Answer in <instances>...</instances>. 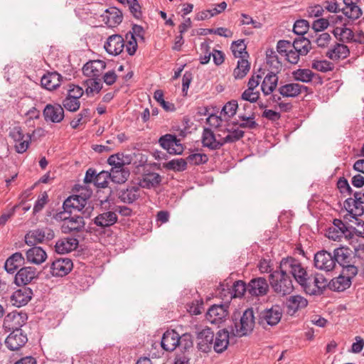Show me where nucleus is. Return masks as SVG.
<instances>
[{
  "mask_svg": "<svg viewBox=\"0 0 364 364\" xmlns=\"http://www.w3.org/2000/svg\"><path fill=\"white\" fill-rule=\"evenodd\" d=\"M269 284L273 291L279 296L290 294L294 290L291 277L284 269L273 271L269 275Z\"/></svg>",
  "mask_w": 364,
  "mask_h": 364,
  "instance_id": "obj_1",
  "label": "nucleus"
},
{
  "mask_svg": "<svg viewBox=\"0 0 364 364\" xmlns=\"http://www.w3.org/2000/svg\"><path fill=\"white\" fill-rule=\"evenodd\" d=\"M279 268L284 269L289 276L291 274L300 285L305 282V278L309 276L301 264L293 257L282 259Z\"/></svg>",
  "mask_w": 364,
  "mask_h": 364,
  "instance_id": "obj_2",
  "label": "nucleus"
},
{
  "mask_svg": "<svg viewBox=\"0 0 364 364\" xmlns=\"http://www.w3.org/2000/svg\"><path fill=\"white\" fill-rule=\"evenodd\" d=\"M282 311L279 306H272L269 309H265L259 312L257 323L263 328L276 326L281 320Z\"/></svg>",
  "mask_w": 364,
  "mask_h": 364,
  "instance_id": "obj_3",
  "label": "nucleus"
},
{
  "mask_svg": "<svg viewBox=\"0 0 364 364\" xmlns=\"http://www.w3.org/2000/svg\"><path fill=\"white\" fill-rule=\"evenodd\" d=\"M255 318L252 309H247L240 318L239 323H235V328L232 329V333L237 337L247 336L251 333L254 328Z\"/></svg>",
  "mask_w": 364,
  "mask_h": 364,
  "instance_id": "obj_4",
  "label": "nucleus"
},
{
  "mask_svg": "<svg viewBox=\"0 0 364 364\" xmlns=\"http://www.w3.org/2000/svg\"><path fill=\"white\" fill-rule=\"evenodd\" d=\"M305 279V282L301 283V286L304 291L309 295L321 294L328 286V280L323 275L318 273L308 276Z\"/></svg>",
  "mask_w": 364,
  "mask_h": 364,
  "instance_id": "obj_5",
  "label": "nucleus"
},
{
  "mask_svg": "<svg viewBox=\"0 0 364 364\" xmlns=\"http://www.w3.org/2000/svg\"><path fill=\"white\" fill-rule=\"evenodd\" d=\"M335 256L326 250H321L314 255V266L316 269L326 272L332 271L336 267Z\"/></svg>",
  "mask_w": 364,
  "mask_h": 364,
  "instance_id": "obj_6",
  "label": "nucleus"
},
{
  "mask_svg": "<svg viewBox=\"0 0 364 364\" xmlns=\"http://www.w3.org/2000/svg\"><path fill=\"white\" fill-rule=\"evenodd\" d=\"M188 335L184 334L180 337L179 334L174 330L166 331L162 337L161 345L166 351H173L176 347L181 344L183 341L189 338Z\"/></svg>",
  "mask_w": 364,
  "mask_h": 364,
  "instance_id": "obj_7",
  "label": "nucleus"
},
{
  "mask_svg": "<svg viewBox=\"0 0 364 364\" xmlns=\"http://www.w3.org/2000/svg\"><path fill=\"white\" fill-rule=\"evenodd\" d=\"M326 235L332 240L339 241L343 235L351 238L352 232L341 220L334 219L333 225L328 228Z\"/></svg>",
  "mask_w": 364,
  "mask_h": 364,
  "instance_id": "obj_8",
  "label": "nucleus"
},
{
  "mask_svg": "<svg viewBox=\"0 0 364 364\" xmlns=\"http://www.w3.org/2000/svg\"><path fill=\"white\" fill-rule=\"evenodd\" d=\"M28 316L24 312L12 311L4 318V326L11 332L21 330V328L26 323Z\"/></svg>",
  "mask_w": 364,
  "mask_h": 364,
  "instance_id": "obj_9",
  "label": "nucleus"
},
{
  "mask_svg": "<svg viewBox=\"0 0 364 364\" xmlns=\"http://www.w3.org/2000/svg\"><path fill=\"white\" fill-rule=\"evenodd\" d=\"M54 236V232L50 228L36 229L26 235L25 242L28 245H35L36 243L43 242L45 240H52Z\"/></svg>",
  "mask_w": 364,
  "mask_h": 364,
  "instance_id": "obj_10",
  "label": "nucleus"
},
{
  "mask_svg": "<svg viewBox=\"0 0 364 364\" xmlns=\"http://www.w3.org/2000/svg\"><path fill=\"white\" fill-rule=\"evenodd\" d=\"M228 305H213L205 315L206 319L213 324H219L226 320L228 316Z\"/></svg>",
  "mask_w": 364,
  "mask_h": 364,
  "instance_id": "obj_11",
  "label": "nucleus"
},
{
  "mask_svg": "<svg viewBox=\"0 0 364 364\" xmlns=\"http://www.w3.org/2000/svg\"><path fill=\"white\" fill-rule=\"evenodd\" d=\"M159 144L171 154H181L183 146L175 135L166 134L160 137Z\"/></svg>",
  "mask_w": 364,
  "mask_h": 364,
  "instance_id": "obj_12",
  "label": "nucleus"
},
{
  "mask_svg": "<svg viewBox=\"0 0 364 364\" xmlns=\"http://www.w3.org/2000/svg\"><path fill=\"white\" fill-rule=\"evenodd\" d=\"M73 264L69 258H58L55 259L50 266V273L55 277H64L73 269Z\"/></svg>",
  "mask_w": 364,
  "mask_h": 364,
  "instance_id": "obj_13",
  "label": "nucleus"
},
{
  "mask_svg": "<svg viewBox=\"0 0 364 364\" xmlns=\"http://www.w3.org/2000/svg\"><path fill=\"white\" fill-rule=\"evenodd\" d=\"M269 285L266 279L257 277L252 279L247 284V293L252 296H262L267 294Z\"/></svg>",
  "mask_w": 364,
  "mask_h": 364,
  "instance_id": "obj_14",
  "label": "nucleus"
},
{
  "mask_svg": "<svg viewBox=\"0 0 364 364\" xmlns=\"http://www.w3.org/2000/svg\"><path fill=\"white\" fill-rule=\"evenodd\" d=\"M308 300L301 295H292L287 299L285 305L287 313L294 316L296 312L304 309L308 306Z\"/></svg>",
  "mask_w": 364,
  "mask_h": 364,
  "instance_id": "obj_15",
  "label": "nucleus"
},
{
  "mask_svg": "<svg viewBox=\"0 0 364 364\" xmlns=\"http://www.w3.org/2000/svg\"><path fill=\"white\" fill-rule=\"evenodd\" d=\"M124 40L122 36L114 34L108 37L104 48L109 54L118 55L124 50Z\"/></svg>",
  "mask_w": 364,
  "mask_h": 364,
  "instance_id": "obj_16",
  "label": "nucleus"
},
{
  "mask_svg": "<svg viewBox=\"0 0 364 364\" xmlns=\"http://www.w3.org/2000/svg\"><path fill=\"white\" fill-rule=\"evenodd\" d=\"M45 120L53 123H59L64 119L63 107L59 104H48L43 109Z\"/></svg>",
  "mask_w": 364,
  "mask_h": 364,
  "instance_id": "obj_17",
  "label": "nucleus"
},
{
  "mask_svg": "<svg viewBox=\"0 0 364 364\" xmlns=\"http://www.w3.org/2000/svg\"><path fill=\"white\" fill-rule=\"evenodd\" d=\"M359 196V193H355V198H347L344 203L345 208L353 218H357L364 213L363 202Z\"/></svg>",
  "mask_w": 364,
  "mask_h": 364,
  "instance_id": "obj_18",
  "label": "nucleus"
},
{
  "mask_svg": "<svg viewBox=\"0 0 364 364\" xmlns=\"http://www.w3.org/2000/svg\"><path fill=\"white\" fill-rule=\"evenodd\" d=\"M28 341L27 336L22 330L11 332L6 338L5 343L11 350H17L23 347Z\"/></svg>",
  "mask_w": 364,
  "mask_h": 364,
  "instance_id": "obj_19",
  "label": "nucleus"
},
{
  "mask_svg": "<svg viewBox=\"0 0 364 364\" xmlns=\"http://www.w3.org/2000/svg\"><path fill=\"white\" fill-rule=\"evenodd\" d=\"M32 296V289L29 287H23L12 294L11 302L13 306L21 307L26 305L31 301Z\"/></svg>",
  "mask_w": 364,
  "mask_h": 364,
  "instance_id": "obj_20",
  "label": "nucleus"
},
{
  "mask_svg": "<svg viewBox=\"0 0 364 364\" xmlns=\"http://www.w3.org/2000/svg\"><path fill=\"white\" fill-rule=\"evenodd\" d=\"M350 55L348 47L343 43L335 42L326 53V56L333 61L345 59Z\"/></svg>",
  "mask_w": 364,
  "mask_h": 364,
  "instance_id": "obj_21",
  "label": "nucleus"
},
{
  "mask_svg": "<svg viewBox=\"0 0 364 364\" xmlns=\"http://www.w3.org/2000/svg\"><path fill=\"white\" fill-rule=\"evenodd\" d=\"M70 215H69L68 219L61 225V231L65 234L80 232L85 225L83 217L80 215L71 217Z\"/></svg>",
  "mask_w": 364,
  "mask_h": 364,
  "instance_id": "obj_22",
  "label": "nucleus"
},
{
  "mask_svg": "<svg viewBox=\"0 0 364 364\" xmlns=\"http://www.w3.org/2000/svg\"><path fill=\"white\" fill-rule=\"evenodd\" d=\"M198 346L200 350L208 353L212 348L214 333L210 328H205L198 333Z\"/></svg>",
  "mask_w": 364,
  "mask_h": 364,
  "instance_id": "obj_23",
  "label": "nucleus"
},
{
  "mask_svg": "<svg viewBox=\"0 0 364 364\" xmlns=\"http://www.w3.org/2000/svg\"><path fill=\"white\" fill-rule=\"evenodd\" d=\"M38 277L36 269L33 267H25L20 269L15 276V283L18 286L26 285Z\"/></svg>",
  "mask_w": 364,
  "mask_h": 364,
  "instance_id": "obj_24",
  "label": "nucleus"
},
{
  "mask_svg": "<svg viewBox=\"0 0 364 364\" xmlns=\"http://www.w3.org/2000/svg\"><path fill=\"white\" fill-rule=\"evenodd\" d=\"M202 144L204 147H207L210 150H218L224 146L223 138L217 139L216 134L209 128H204L203 129Z\"/></svg>",
  "mask_w": 364,
  "mask_h": 364,
  "instance_id": "obj_25",
  "label": "nucleus"
},
{
  "mask_svg": "<svg viewBox=\"0 0 364 364\" xmlns=\"http://www.w3.org/2000/svg\"><path fill=\"white\" fill-rule=\"evenodd\" d=\"M106 68L103 60H91L86 63L82 68L83 74L88 77H99Z\"/></svg>",
  "mask_w": 364,
  "mask_h": 364,
  "instance_id": "obj_26",
  "label": "nucleus"
},
{
  "mask_svg": "<svg viewBox=\"0 0 364 364\" xmlns=\"http://www.w3.org/2000/svg\"><path fill=\"white\" fill-rule=\"evenodd\" d=\"M87 203L86 198L81 196H72L68 197L63 203V208L69 215H71L74 210L81 211Z\"/></svg>",
  "mask_w": 364,
  "mask_h": 364,
  "instance_id": "obj_27",
  "label": "nucleus"
},
{
  "mask_svg": "<svg viewBox=\"0 0 364 364\" xmlns=\"http://www.w3.org/2000/svg\"><path fill=\"white\" fill-rule=\"evenodd\" d=\"M309 88L306 86L299 83H288L280 86L278 92L284 97H296L303 92H307Z\"/></svg>",
  "mask_w": 364,
  "mask_h": 364,
  "instance_id": "obj_28",
  "label": "nucleus"
},
{
  "mask_svg": "<svg viewBox=\"0 0 364 364\" xmlns=\"http://www.w3.org/2000/svg\"><path fill=\"white\" fill-rule=\"evenodd\" d=\"M117 215L114 211H105L93 219V223L101 229L114 225L117 221Z\"/></svg>",
  "mask_w": 364,
  "mask_h": 364,
  "instance_id": "obj_29",
  "label": "nucleus"
},
{
  "mask_svg": "<svg viewBox=\"0 0 364 364\" xmlns=\"http://www.w3.org/2000/svg\"><path fill=\"white\" fill-rule=\"evenodd\" d=\"M332 33L335 38L341 43H353L354 32L350 28H348L346 23H342L341 26H336L333 28Z\"/></svg>",
  "mask_w": 364,
  "mask_h": 364,
  "instance_id": "obj_30",
  "label": "nucleus"
},
{
  "mask_svg": "<svg viewBox=\"0 0 364 364\" xmlns=\"http://www.w3.org/2000/svg\"><path fill=\"white\" fill-rule=\"evenodd\" d=\"M103 21L109 27H116L123 18L122 11L116 7H111L105 11V14L102 16Z\"/></svg>",
  "mask_w": 364,
  "mask_h": 364,
  "instance_id": "obj_31",
  "label": "nucleus"
},
{
  "mask_svg": "<svg viewBox=\"0 0 364 364\" xmlns=\"http://www.w3.org/2000/svg\"><path fill=\"white\" fill-rule=\"evenodd\" d=\"M140 193L141 188L139 186H129L119 192V198L122 202L130 204L133 203L140 197Z\"/></svg>",
  "mask_w": 364,
  "mask_h": 364,
  "instance_id": "obj_32",
  "label": "nucleus"
},
{
  "mask_svg": "<svg viewBox=\"0 0 364 364\" xmlns=\"http://www.w3.org/2000/svg\"><path fill=\"white\" fill-rule=\"evenodd\" d=\"M78 240L73 237H66L58 240L55 245V251L59 254H66L75 250Z\"/></svg>",
  "mask_w": 364,
  "mask_h": 364,
  "instance_id": "obj_33",
  "label": "nucleus"
},
{
  "mask_svg": "<svg viewBox=\"0 0 364 364\" xmlns=\"http://www.w3.org/2000/svg\"><path fill=\"white\" fill-rule=\"evenodd\" d=\"M61 78V75L56 72L48 73L41 77V83L46 90H53L60 86Z\"/></svg>",
  "mask_w": 364,
  "mask_h": 364,
  "instance_id": "obj_34",
  "label": "nucleus"
},
{
  "mask_svg": "<svg viewBox=\"0 0 364 364\" xmlns=\"http://www.w3.org/2000/svg\"><path fill=\"white\" fill-rule=\"evenodd\" d=\"M26 255L28 262L36 264L43 263L47 258L45 250L41 247L35 245L26 251Z\"/></svg>",
  "mask_w": 364,
  "mask_h": 364,
  "instance_id": "obj_35",
  "label": "nucleus"
},
{
  "mask_svg": "<svg viewBox=\"0 0 364 364\" xmlns=\"http://www.w3.org/2000/svg\"><path fill=\"white\" fill-rule=\"evenodd\" d=\"M278 80V76L273 72H269L265 75L261 85V90L264 95L267 96L273 92L277 86Z\"/></svg>",
  "mask_w": 364,
  "mask_h": 364,
  "instance_id": "obj_36",
  "label": "nucleus"
},
{
  "mask_svg": "<svg viewBox=\"0 0 364 364\" xmlns=\"http://www.w3.org/2000/svg\"><path fill=\"white\" fill-rule=\"evenodd\" d=\"M229 345V332L225 330H220L215 336L213 343V349L217 353H223Z\"/></svg>",
  "mask_w": 364,
  "mask_h": 364,
  "instance_id": "obj_37",
  "label": "nucleus"
},
{
  "mask_svg": "<svg viewBox=\"0 0 364 364\" xmlns=\"http://www.w3.org/2000/svg\"><path fill=\"white\" fill-rule=\"evenodd\" d=\"M24 264V257L21 252H15L5 262L4 268L8 273L13 274Z\"/></svg>",
  "mask_w": 364,
  "mask_h": 364,
  "instance_id": "obj_38",
  "label": "nucleus"
},
{
  "mask_svg": "<svg viewBox=\"0 0 364 364\" xmlns=\"http://www.w3.org/2000/svg\"><path fill=\"white\" fill-rule=\"evenodd\" d=\"M85 93L87 96H94L102 89V83L99 77H89L85 80Z\"/></svg>",
  "mask_w": 364,
  "mask_h": 364,
  "instance_id": "obj_39",
  "label": "nucleus"
},
{
  "mask_svg": "<svg viewBox=\"0 0 364 364\" xmlns=\"http://www.w3.org/2000/svg\"><path fill=\"white\" fill-rule=\"evenodd\" d=\"M293 48L301 55H306L311 49V41L304 36H299L292 43Z\"/></svg>",
  "mask_w": 364,
  "mask_h": 364,
  "instance_id": "obj_40",
  "label": "nucleus"
},
{
  "mask_svg": "<svg viewBox=\"0 0 364 364\" xmlns=\"http://www.w3.org/2000/svg\"><path fill=\"white\" fill-rule=\"evenodd\" d=\"M227 134L223 138L224 145L225 144H232L240 140L245 135L244 131L237 128H228L223 131Z\"/></svg>",
  "mask_w": 364,
  "mask_h": 364,
  "instance_id": "obj_41",
  "label": "nucleus"
},
{
  "mask_svg": "<svg viewBox=\"0 0 364 364\" xmlns=\"http://www.w3.org/2000/svg\"><path fill=\"white\" fill-rule=\"evenodd\" d=\"M110 175V179L116 183H124L129 176V171L124 166L116 168H112L111 172L109 173Z\"/></svg>",
  "mask_w": 364,
  "mask_h": 364,
  "instance_id": "obj_42",
  "label": "nucleus"
},
{
  "mask_svg": "<svg viewBox=\"0 0 364 364\" xmlns=\"http://www.w3.org/2000/svg\"><path fill=\"white\" fill-rule=\"evenodd\" d=\"M250 69V63L245 58H240L237 61V67L233 70V77L235 79H242L245 77Z\"/></svg>",
  "mask_w": 364,
  "mask_h": 364,
  "instance_id": "obj_43",
  "label": "nucleus"
},
{
  "mask_svg": "<svg viewBox=\"0 0 364 364\" xmlns=\"http://www.w3.org/2000/svg\"><path fill=\"white\" fill-rule=\"evenodd\" d=\"M333 255L336 260L335 263H338L341 266L344 267L351 263L352 257L348 249L336 248L333 250Z\"/></svg>",
  "mask_w": 364,
  "mask_h": 364,
  "instance_id": "obj_44",
  "label": "nucleus"
},
{
  "mask_svg": "<svg viewBox=\"0 0 364 364\" xmlns=\"http://www.w3.org/2000/svg\"><path fill=\"white\" fill-rule=\"evenodd\" d=\"M91 114L89 108H83L70 122L73 129H77L80 125L86 124L90 120Z\"/></svg>",
  "mask_w": 364,
  "mask_h": 364,
  "instance_id": "obj_45",
  "label": "nucleus"
},
{
  "mask_svg": "<svg viewBox=\"0 0 364 364\" xmlns=\"http://www.w3.org/2000/svg\"><path fill=\"white\" fill-rule=\"evenodd\" d=\"M351 284V280L349 277L339 276L332 279L331 288L334 291H343L348 288Z\"/></svg>",
  "mask_w": 364,
  "mask_h": 364,
  "instance_id": "obj_46",
  "label": "nucleus"
},
{
  "mask_svg": "<svg viewBox=\"0 0 364 364\" xmlns=\"http://www.w3.org/2000/svg\"><path fill=\"white\" fill-rule=\"evenodd\" d=\"M187 164L186 159H176L168 161L164 164V167L168 170L181 172L187 168Z\"/></svg>",
  "mask_w": 364,
  "mask_h": 364,
  "instance_id": "obj_47",
  "label": "nucleus"
},
{
  "mask_svg": "<svg viewBox=\"0 0 364 364\" xmlns=\"http://www.w3.org/2000/svg\"><path fill=\"white\" fill-rule=\"evenodd\" d=\"M343 14L349 19L356 20L362 16V10L358 5H345L342 9Z\"/></svg>",
  "mask_w": 364,
  "mask_h": 364,
  "instance_id": "obj_48",
  "label": "nucleus"
},
{
  "mask_svg": "<svg viewBox=\"0 0 364 364\" xmlns=\"http://www.w3.org/2000/svg\"><path fill=\"white\" fill-rule=\"evenodd\" d=\"M294 78L302 82H310L314 76V73L309 69H298L292 73Z\"/></svg>",
  "mask_w": 364,
  "mask_h": 364,
  "instance_id": "obj_49",
  "label": "nucleus"
},
{
  "mask_svg": "<svg viewBox=\"0 0 364 364\" xmlns=\"http://www.w3.org/2000/svg\"><path fill=\"white\" fill-rule=\"evenodd\" d=\"M231 50L235 58H243L248 56L247 52L245 51L246 46L243 40L234 41L231 45Z\"/></svg>",
  "mask_w": 364,
  "mask_h": 364,
  "instance_id": "obj_50",
  "label": "nucleus"
},
{
  "mask_svg": "<svg viewBox=\"0 0 364 364\" xmlns=\"http://www.w3.org/2000/svg\"><path fill=\"white\" fill-rule=\"evenodd\" d=\"M277 51L272 48H268L266 50L267 63L276 69L282 67V62L277 55Z\"/></svg>",
  "mask_w": 364,
  "mask_h": 364,
  "instance_id": "obj_51",
  "label": "nucleus"
},
{
  "mask_svg": "<svg viewBox=\"0 0 364 364\" xmlns=\"http://www.w3.org/2000/svg\"><path fill=\"white\" fill-rule=\"evenodd\" d=\"M186 161L187 164L193 166H198L207 163L208 157L205 154L195 153L186 157Z\"/></svg>",
  "mask_w": 364,
  "mask_h": 364,
  "instance_id": "obj_52",
  "label": "nucleus"
},
{
  "mask_svg": "<svg viewBox=\"0 0 364 364\" xmlns=\"http://www.w3.org/2000/svg\"><path fill=\"white\" fill-rule=\"evenodd\" d=\"M62 104L63 109H65L67 111L72 112L77 111L80 107V100L75 99L73 97H70L68 95L63 100Z\"/></svg>",
  "mask_w": 364,
  "mask_h": 364,
  "instance_id": "obj_53",
  "label": "nucleus"
},
{
  "mask_svg": "<svg viewBox=\"0 0 364 364\" xmlns=\"http://www.w3.org/2000/svg\"><path fill=\"white\" fill-rule=\"evenodd\" d=\"M237 107V102L236 100H231L224 105L221 111V114L227 116L228 119H229L236 114Z\"/></svg>",
  "mask_w": 364,
  "mask_h": 364,
  "instance_id": "obj_54",
  "label": "nucleus"
},
{
  "mask_svg": "<svg viewBox=\"0 0 364 364\" xmlns=\"http://www.w3.org/2000/svg\"><path fill=\"white\" fill-rule=\"evenodd\" d=\"M309 28V22L306 20L301 19L294 23L293 31L299 36H303L307 33Z\"/></svg>",
  "mask_w": 364,
  "mask_h": 364,
  "instance_id": "obj_55",
  "label": "nucleus"
},
{
  "mask_svg": "<svg viewBox=\"0 0 364 364\" xmlns=\"http://www.w3.org/2000/svg\"><path fill=\"white\" fill-rule=\"evenodd\" d=\"M154 98L160 104L166 111H173L174 105L172 103L166 102L164 99V92L161 90H157L154 93Z\"/></svg>",
  "mask_w": 364,
  "mask_h": 364,
  "instance_id": "obj_56",
  "label": "nucleus"
},
{
  "mask_svg": "<svg viewBox=\"0 0 364 364\" xmlns=\"http://www.w3.org/2000/svg\"><path fill=\"white\" fill-rule=\"evenodd\" d=\"M331 40L332 38L328 33H322L316 35L314 42L318 48H326L331 44Z\"/></svg>",
  "mask_w": 364,
  "mask_h": 364,
  "instance_id": "obj_57",
  "label": "nucleus"
},
{
  "mask_svg": "<svg viewBox=\"0 0 364 364\" xmlns=\"http://www.w3.org/2000/svg\"><path fill=\"white\" fill-rule=\"evenodd\" d=\"M109 179H110V175L107 171H101L97 173L95 178V185L97 188H106L109 183Z\"/></svg>",
  "mask_w": 364,
  "mask_h": 364,
  "instance_id": "obj_58",
  "label": "nucleus"
},
{
  "mask_svg": "<svg viewBox=\"0 0 364 364\" xmlns=\"http://www.w3.org/2000/svg\"><path fill=\"white\" fill-rule=\"evenodd\" d=\"M312 68L320 72L326 73L333 69V64L326 60H314L312 63Z\"/></svg>",
  "mask_w": 364,
  "mask_h": 364,
  "instance_id": "obj_59",
  "label": "nucleus"
},
{
  "mask_svg": "<svg viewBox=\"0 0 364 364\" xmlns=\"http://www.w3.org/2000/svg\"><path fill=\"white\" fill-rule=\"evenodd\" d=\"M259 96L260 92L258 90L247 88L242 92L241 98L243 100L253 103L259 100Z\"/></svg>",
  "mask_w": 364,
  "mask_h": 364,
  "instance_id": "obj_60",
  "label": "nucleus"
},
{
  "mask_svg": "<svg viewBox=\"0 0 364 364\" xmlns=\"http://www.w3.org/2000/svg\"><path fill=\"white\" fill-rule=\"evenodd\" d=\"M161 181V176L157 173H151L145 176L144 178L143 182L146 184V186H156Z\"/></svg>",
  "mask_w": 364,
  "mask_h": 364,
  "instance_id": "obj_61",
  "label": "nucleus"
},
{
  "mask_svg": "<svg viewBox=\"0 0 364 364\" xmlns=\"http://www.w3.org/2000/svg\"><path fill=\"white\" fill-rule=\"evenodd\" d=\"M187 311L193 315L200 314L203 311V301L196 300L187 304Z\"/></svg>",
  "mask_w": 364,
  "mask_h": 364,
  "instance_id": "obj_62",
  "label": "nucleus"
},
{
  "mask_svg": "<svg viewBox=\"0 0 364 364\" xmlns=\"http://www.w3.org/2000/svg\"><path fill=\"white\" fill-rule=\"evenodd\" d=\"M126 40L127 43L126 44V50L129 55H133L137 49L136 39L132 34H126Z\"/></svg>",
  "mask_w": 364,
  "mask_h": 364,
  "instance_id": "obj_63",
  "label": "nucleus"
},
{
  "mask_svg": "<svg viewBox=\"0 0 364 364\" xmlns=\"http://www.w3.org/2000/svg\"><path fill=\"white\" fill-rule=\"evenodd\" d=\"M355 263H356L364 271V244L359 245L355 249Z\"/></svg>",
  "mask_w": 364,
  "mask_h": 364,
  "instance_id": "obj_64",
  "label": "nucleus"
}]
</instances>
